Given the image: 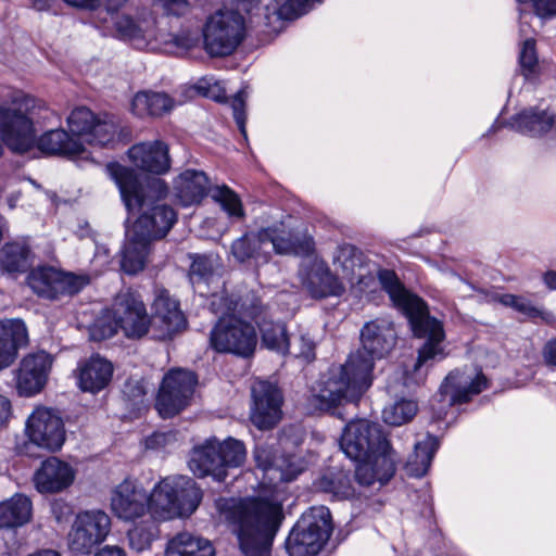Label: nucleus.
Listing matches in <instances>:
<instances>
[{
    "label": "nucleus",
    "instance_id": "62",
    "mask_svg": "<svg viewBox=\"0 0 556 556\" xmlns=\"http://www.w3.org/2000/svg\"><path fill=\"white\" fill-rule=\"evenodd\" d=\"M213 81V78H203L201 79L198 85L197 89L204 96H210V87L211 83Z\"/></svg>",
    "mask_w": 556,
    "mask_h": 556
},
{
    "label": "nucleus",
    "instance_id": "13",
    "mask_svg": "<svg viewBox=\"0 0 556 556\" xmlns=\"http://www.w3.org/2000/svg\"><path fill=\"white\" fill-rule=\"evenodd\" d=\"M67 127L83 143L104 147L117 132L118 122L113 115H97L86 106H77L66 118Z\"/></svg>",
    "mask_w": 556,
    "mask_h": 556
},
{
    "label": "nucleus",
    "instance_id": "26",
    "mask_svg": "<svg viewBox=\"0 0 556 556\" xmlns=\"http://www.w3.org/2000/svg\"><path fill=\"white\" fill-rule=\"evenodd\" d=\"M301 279L313 298L338 296L344 291L342 282L323 262L315 261L307 268L302 269Z\"/></svg>",
    "mask_w": 556,
    "mask_h": 556
},
{
    "label": "nucleus",
    "instance_id": "52",
    "mask_svg": "<svg viewBox=\"0 0 556 556\" xmlns=\"http://www.w3.org/2000/svg\"><path fill=\"white\" fill-rule=\"evenodd\" d=\"M245 98L247 92L244 90H240L236 93V96L232 98L231 101V108L233 111V117L235 121L241 130V132L245 136V114H244V106H245Z\"/></svg>",
    "mask_w": 556,
    "mask_h": 556
},
{
    "label": "nucleus",
    "instance_id": "47",
    "mask_svg": "<svg viewBox=\"0 0 556 556\" xmlns=\"http://www.w3.org/2000/svg\"><path fill=\"white\" fill-rule=\"evenodd\" d=\"M58 276L56 296L64 293H77L90 282V278L87 275H75L58 269Z\"/></svg>",
    "mask_w": 556,
    "mask_h": 556
},
{
    "label": "nucleus",
    "instance_id": "24",
    "mask_svg": "<svg viewBox=\"0 0 556 556\" xmlns=\"http://www.w3.org/2000/svg\"><path fill=\"white\" fill-rule=\"evenodd\" d=\"M254 459L257 467L264 471L269 483L292 481L304 470V465L299 457L294 455L275 457L270 450L260 445L254 451Z\"/></svg>",
    "mask_w": 556,
    "mask_h": 556
},
{
    "label": "nucleus",
    "instance_id": "8",
    "mask_svg": "<svg viewBox=\"0 0 556 556\" xmlns=\"http://www.w3.org/2000/svg\"><path fill=\"white\" fill-rule=\"evenodd\" d=\"M202 501L201 489L187 476L162 478L149 494L148 509L157 521L190 517Z\"/></svg>",
    "mask_w": 556,
    "mask_h": 556
},
{
    "label": "nucleus",
    "instance_id": "36",
    "mask_svg": "<svg viewBox=\"0 0 556 556\" xmlns=\"http://www.w3.org/2000/svg\"><path fill=\"white\" fill-rule=\"evenodd\" d=\"M164 556H215V549L208 540L180 532L168 540Z\"/></svg>",
    "mask_w": 556,
    "mask_h": 556
},
{
    "label": "nucleus",
    "instance_id": "7",
    "mask_svg": "<svg viewBox=\"0 0 556 556\" xmlns=\"http://www.w3.org/2000/svg\"><path fill=\"white\" fill-rule=\"evenodd\" d=\"M311 249V240L300 242L283 223H279L244 233L232 242L231 254L239 263L252 261L255 265H262L268 263L273 253L299 254Z\"/></svg>",
    "mask_w": 556,
    "mask_h": 556
},
{
    "label": "nucleus",
    "instance_id": "27",
    "mask_svg": "<svg viewBox=\"0 0 556 556\" xmlns=\"http://www.w3.org/2000/svg\"><path fill=\"white\" fill-rule=\"evenodd\" d=\"M131 163L146 172L164 174L169 168L168 149L162 141L141 142L128 151Z\"/></svg>",
    "mask_w": 556,
    "mask_h": 556
},
{
    "label": "nucleus",
    "instance_id": "41",
    "mask_svg": "<svg viewBox=\"0 0 556 556\" xmlns=\"http://www.w3.org/2000/svg\"><path fill=\"white\" fill-rule=\"evenodd\" d=\"M58 269L51 266H39L27 276L29 288L40 296L56 298Z\"/></svg>",
    "mask_w": 556,
    "mask_h": 556
},
{
    "label": "nucleus",
    "instance_id": "46",
    "mask_svg": "<svg viewBox=\"0 0 556 556\" xmlns=\"http://www.w3.org/2000/svg\"><path fill=\"white\" fill-rule=\"evenodd\" d=\"M315 341L308 332L299 330L296 334L289 339V351L292 355L298 358H303L307 362L315 358Z\"/></svg>",
    "mask_w": 556,
    "mask_h": 556
},
{
    "label": "nucleus",
    "instance_id": "21",
    "mask_svg": "<svg viewBox=\"0 0 556 556\" xmlns=\"http://www.w3.org/2000/svg\"><path fill=\"white\" fill-rule=\"evenodd\" d=\"M151 330L159 340L172 338L185 327L186 319L180 311L179 303L172 298L167 290H159L152 303Z\"/></svg>",
    "mask_w": 556,
    "mask_h": 556
},
{
    "label": "nucleus",
    "instance_id": "22",
    "mask_svg": "<svg viewBox=\"0 0 556 556\" xmlns=\"http://www.w3.org/2000/svg\"><path fill=\"white\" fill-rule=\"evenodd\" d=\"M112 21L118 37L129 40L135 47L143 49L153 42L166 45L167 39L161 34L153 15L149 14L138 20L125 14H113Z\"/></svg>",
    "mask_w": 556,
    "mask_h": 556
},
{
    "label": "nucleus",
    "instance_id": "10",
    "mask_svg": "<svg viewBox=\"0 0 556 556\" xmlns=\"http://www.w3.org/2000/svg\"><path fill=\"white\" fill-rule=\"evenodd\" d=\"M245 458L247 450L242 441L231 437L219 441L212 437L192 448L188 465L200 478L212 476L217 481H224L228 469L240 467Z\"/></svg>",
    "mask_w": 556,
    "mask_h": 556
},
{
    "label": "nucleus",
    "instance_id": "51",
    "mask_svg": "<svg viewBox=\"0 0 556 556\" xmlns=\"http://www.w3.org/2000/svg\"><path fill=\"white\" fill-rule=\"evenodd\" d=\"M161 34L165 36L167 42H173L177 48L182 50H190L199 42V37L192 31H182L179 35H170L161 29Z\"/></svg>",
    "mask_w": 556,
    "mask_h": 556
},
{
    "label": "nucleus",
    "instance_id": "48",
    "mask_svg": "<svg viewBox=\"0 0 556 556\" xmlns=\"http://www.w3.org/2000/svg\"><path fill=\"white\" fill-rule=\"evenodd\" d=\"M519 63L526 78H529L535 73L538 67V56L535 52V41L533 39H526L522 42Z\"/></svg>",
    "mask_w": 556,
    "mask_h": 556
},
{
    "label": "nucleus",
    "instance_id": "14",
    "mask_svg": "<svg viewBox=\"0 0 556 556\" xmlns=\"http://www.w3.org/2000/svg\"><path fill=\"white\" fill-rule=\"evenodd\" d=\"M485 388L486 378L481 372L453 370L440 386L439 393L431 401V406L441 418L447 408L470 401Z\"/></svg>",
    "mask_w": 556,
    "mask_h": 556
},
{
    "label": "nucleus",
    "instance_id": "34",
    "mask_svg": "<svg viewBox=\"0 0 556 556\" xmlns=\"http://www.w3.org/2000/svg\"><path fill=\"white\" fill-rule=\"evenodd\" d=\"M176 197L181 205L199 204L210 193L208 178L204 172L187 169L175 180Z\"/></svg>",
    "mask_w": 556,
    "mask_h": 556
},
{
    "label": "nucleus",
    "instance_id": "28",
    "mask_svg": "<svg viewBox=\"0 0 556 556\" xmlns=\"http://www.w3.org/2000/svg\"><path fill=\"white\" fill-rule=\"evenodd\" d=\"M28 343V332L21 319L0 320V370L10 367L21 348Z\"/></svg>",
    "mask_w": 556,
    "mask_h": 556
},
{
    "label": "nucleus",
    "instance_id": "50",
    "mask_svg": "<svg viewBox=\"0 0 556 556\" xmlns=\"http://www.w3.org/2000/svg\"><path fill=\"white\" fill-rule=\"evenodd\" d=\"M213 262L206 256H197L190 267V279L193 285L208 282L213 277Z\"/></svg>",
    "mask_w": 556,
    "mask_h": 556
},
{
    "label": "nucleus",
    "instance_id": "11",
    "mask_svg": "<svg viewBox=\"0 0 556 556\" xmlns=\"http://www.w3.org/2000/svg\"><path fill=\"white\" fill-rule=\"evenodd\" d=\"M247 21L237 8L224 5L210 14L202 27L203 49L211 56L231 54L243 41Z\"/></svg>",
    "mask_w": 556,
    "mask_h": 556
},
{
    "label": "nucleus",
    "instance_id": "15",
    "mask_svg": "<svg viewBox=\"0 0 556 556\" xmlns=\"http://www.w3.org/2000/svg\"><path fill=\"white\" fill-rule=\"evenodd\" d=\"M111 531V518L102 510H84L76 515L67 534L68 548L78 554H89L101 544Z\"/></svg>",
    "mask_w": 556,
    "mask_h": 556
},
{
    "label": "nucleus",
    "instance_id": "63",
    "mask_svg": "<svg viewBox=\"0 0 556 556\" xmlns=\"http://www.w3.org/2000/svg\"><path fill=\"white\" fill-rule=\"evenodd\" d=\"M33 7L38 11L47 10L51 7L54 0H29Z\"/></svg>",
    "mask_w": 556,
    "mask_h": 556
},
{
    "label": "nucleus",
    "instance_id": "42",
    "mask_svg": "<svg viewBox=\"0 0 556 556\" xmlns=\"http://www.w3.org/2000/svg\"><path fill=\"white\" fill-rule=\"evenodd\" d=\"M262 344L279 354L289 351V338L283 324L264 319L260 323Z\"/></svg>",
    "mask_w": 556,
    "mask_h": 556
},
{
    "label": "nucleus",
    "instance_id": "18",
    "mask_svg": "<svg viewBox=\"0 0 556 556\" xmlns=\"http://www.w3.org/2000/svg\"><path fill=\"white\" fill-rule=\"evenodd\" d=\"M253 404L251 421L261 430L274 428L282 417V394L279 388L266 380H255L251 387Z\"/></svg>",
    "mask_w": 556,
    "mask_h": 556
},
{
    "label": "nucleus",
    "instance_id": "54",
    "mask_svg": "<svg viewBox=\"0 0 556 556\" xmlns=\"http://www.w3.org/2000/svg\"><path fill=\"white\" fill-rule=\"evenodd\" d=\"M176 441L173 432H154L146 439V447L149 450H161L169 446Z\"/></svg>",
    "mask_w": 556,
    "mask_h": 556
},
{
    "label": "nucleus",
    "instance_id": "35",
    "mask_svg": "<svg viewBox=\"0 0 556 556\" xmlns=\"http://www.w3.org/2000/svg\"><path fill=\"white\" fill-rule=\"evenodd\" d=\"M33 517V503L25 494L16 493L0 502V529H14L28 523Z\"/></svg>",
    "mask_w": 556,
    "mask_h": 556
},
{
    "label": "nucleus",
    "instance_id": "53",
    "mask_svg": "<svg viewBox=\"0 0 556 556\" xmlns=\"http://www.w3.org/2000/svg\"><path fill=\"white\" fill-rule=\"evenodd\" d=\"M521 3L531 2L535 14L541 18L556 17V0H518Z\"/></svg>",
    "mask_w": 556,
    "mask_h": 556
},
{
    "label": "nucleus",
    "instance_id": "40",
    "mask_svg": "<svg viewBox=\"0 0 556 556\" xmlns=\"http://www.w3.org/2000/svg\"><path fill=\"white\" fill-rule=\"evenodd\" d=\"M159 535L157 520L152 517L138 522L136 520L127 532L130 548L138 553L149 549Z\"/></svg>",
    "mask_w": 556,
    "mask_h": 556
},
{
    "label": "nucleus",
    "instance_id": "32",
    "mask_svg": "<svg viewBox=\"0 0 556 556\" xmlns=\"http://www.w3.org/2000/svg\"><path fill=\"white\" fill-rule=\"evenodd\" d=\"M151 240L127 229L126 240L121 252V268L124 273L135 275L141 271L151 253Z\"/></svg>",
    "mask_w": 556,
    "mask_h": 556
},
{
    "label": "nucleus",
    "instance_id": "31",
    "mask_svg": "<svg viewBox=\"0 0 556 556\" xmlns=\"http://www.w3.org/2000/svg\"><path fill=\"white\" fill-rule=\"evenodd\" d=\"M556 124V113L546 109H525L510 119L511 127L529 137H542Z\"/></svg>",
    "mask_w": 556,
    "mask_h": 556
},
{
    "label": "nucleus",
    "instance_id": "20",
    "mask_svg": "<svg viewBox=\"0 0 556 556\" xmlns=\"http://www.w3.org/2000/svg\"><path fill=\"white\" fill-rule=\"evenodd\" d=\"M53 358L38 351L24 356L16 371V390L22 396H33L42 391L48 382Z\"/></svg>",
    "mask_w": 556,
    "mask_h": 556
},
{
    "label": "nucleus",
    "instance_id": "57",
    "mask_svg": "<svg viewBox=\"0 0 556 556\" xmlns=\"http://www.w3.org/2000/svg\"><path fill=\"white\" fill-rule=\"evenodd\" d=\"M543 356L548 365L556 367V340H551L545 344Z\"/></svg>",
    "mask_w": 556,
    "mask_h": 556
},
{
    "label": "nucleus",
    "instance_id": "6",
    "mask_svg": "<svg viewBox=\"0 0 556 556\" xmlns=\"http://www.w3.org/2000/svg\"><path fill=\"white\" fill-rule=\"evenodd\" d=\"M211 309L219 315V319L211 330L210 344L222 353H231L239 356H250L256 348V331L254 327L236 316L254 315L256 304L245 306V303L228 295H213Z\"/></svg>",
    "mask_w": 556,
    "mask_h": 556
},
{
    "label": "nucleus",
    "instance_id": "60",
    "mask_svg": "<svg viewBox=\"0 0 556 556\" xmlns=\"http://www.w3.org/2000/svg\"><path fill=\"white\" fill-rule=\"evenodd\" d=\"M94 556H126L124 549L118 546H105Z\"/></svg>",
    "mask_w": 556,
    "mask_h": 556
},
{
    "label": "nucleus",
    "instance_id": "1",
    "mask_svg": "<svg viewBox=\"0 0 556 556\" xmlns=\"http://www.w3.org/2000/svg\"><path fill=\"white\" fill-rule=\"evenodd\" d=\"M396 331L391 321L376 319L361 330L362 350L351 353L344 364L332 365L314 390L312 401L320 410L357 402L372 381L375 359L394 348Z\"/></svg>",
    "mask_w": 556,
    "mask_h": 556
},
{
    "label": "nucleus",
    "instance_id": "58",
    "mask_svg": "<svg viewBox=\"0 0 556 556\" xmlns=\"http://www.w3.org/2000/svg\"><path fill=\"white\" fill-rule=\"evenodd\" d=\"M63 1L73 8L87 9V10H94L100 4V0H63Z\"/></svg>",
    "mask_w": 556,
    "mask_h": 556
},
{
    "label": "nucleus",
    "instance_id": "19",
    "mask_svg": "<svg viewBox=\"0 0 556 556\" xmlns=\"http://www.w3.org/2000/svg\"><path fill=\"white\" fill-rule=\"evenodd\" d=\"M149 495L134 479L126 478L111 493V509L121 520L135 522L149 513Z\"/></svg>",
    "mask_w": 556,
    "mask_h": 556
},
{
    "label": "nucleus",
    "instance_id": "3",
    "mask_svg": "<svg viewBox=\"0 0 556 556\" xmlns=\"http://www.w3.org/2000/svg\"><path fill=\"white\" fill-rule=\"evenodd\" d=\"M340 447L351 459L358 462L355 478L362 485L387 483L395 472V453L380 425L366 419L349 422L342 433Z\"/></svg>",
    "mask_w": 556,
    "mask_h": 556
},
{
    "label": "nucleus",
    "instance_id": "33",
    "mask_svg": "<svg viewBox=\"0 0 556 556\" xmlns=\"http://www.w3.org/2000/svg\"><path fill=\"white\" fill-rule=\"evenodd\" d=\"M34 254L26 239L5 242L0 248V271L15 276L25 273L33 263Z\"/></svg>",
    "mask_w": 556,
    "mask_h": 556
},
{
    "label": "nucleus",
    "instance_id": "38",
    "mask_svg": "<svg viewBox=\"0 0 556 556\" xmlns=\"http://www.w3.org/2000/svg\"><path fill=\"white\" fill-rule=\"evenodd\" d=\"M439 447L435 437L426 435L414 445L413 453L408 456L405 469L412 477H422L430 468L434 454Z\"/></svg>",
    "mask_w": 556,
    "mask_h": 556
},
{
    "label": "nucleus",
    "instance_id": "23",
    "mask_svg": "<svg viewBox=\"0 0 556 556\" xmlns=\"http://www.w3.org/2000/svg\"><path fill=\"white\" fill-rule=\"evenodd\" d=\"M75 477L76 470L72 465L51 456L36 470L34 482L40 493H59L70 488Z\"/></svg>",
    "mask_w": 556,
    "mask_h": 556
},
{
    "label": "nucleus",
    "instance_id": "5",
    "mask_svg": "<svg viewBox=\"0 0 556 556\" xmlns=\"http://www.w3.org/2000/svg\"><path fill=\"white\" fill-rule=\"evenodd\" d=\"M378 278L394 306L407 317L414 336L426 340L418 350L414 372L417 374L428 362L443 359L446 356L443 345L445 339L443 324L429 315L426 303L410 293L401 283L394 271L379 270Z\"/></svg>",
    "mask_w": 556,
    "mask_h": 556
},
{
    "label": "nucleus",
    "instance_id": "44",
    "mask_svg": "<svg viewBox=\"0 0 556 556\" xmlns=\"http://www.w3.org/2000/svg\"><path fill=\"white\" fill-rule=\"evenodd\" d=\"M210 195L230 218L241 219L244 217L240 197L226 185L211 188Z\"/></svg>",
    "mask_w": 556,
    "mask_h": 556
},
{
    "label": "nucleus",
    "instance_id": "45",
    "mask_svg": "<svg viewBox=\"0 0 556 556\" xmlns=\"http://www.w3.org/2000/svg\"><path fill=\"white\" fill-rule=\"evenodd\" d=\"M318 488L325 492L333 494L338 498H349L354 496V489L351 480L345 473L337 476H325L318 482Z\"/></svg>",
    "mask_w": 556,
    "mask_h": 556
},
{
    "label": "nucleus",
    "instance_id": "2",
    "mask_svg": "<svg viewBox=\"0 0 556 556\" xmlns=\"http://www.w3.org/2000/svg\"><path fill=\"white\" fill-rule=\"evenodd\" d=\"M106 172L118 187L127 211L139 213L128 229L151 241L163 238L177 219L173 207L160 202L167 194L165 182L152 177L142 184L132 169L117 163L108 164Z\"/></svg>",
    "mask_w": 556,
    "mask_h": 556
},
{
    "label": "nucleus",
    "instance_id": "61",
    "mask_svg": "<svg viewBox=\"0 0 556 556\" xmlns=\"http://www.w3.org/2000/svg\"><path fill=\"white\" fill-rule=\"evenodd\" d=\"M544 283L549 290H556V271L548 270L543 276Z\"/></svg>",
    "mask_w": 556,
    "mask_h": 556
},
{
    "label": "nucleus",
    "instance_id": "16",
    "mask_svg": "<svg viewBox=\"0 0 556 556\" xmlns=\"http://www.w3.org/2000/svg\"><path fill=\"white\" fill-rule=\"evenodd\" d=\"M195 376L185 369H173L163 379L156 400V408L163 418L172 417L184 409L191 399Z\"/></svg>",
    "mask_w": 556,
    "mask_h": 556
},
{
    "label": "nucleus",
    "instance_id": "25",
    "mask_svg": "<svg viewBox=\"0 0 556 556\" xmlns=\"http://www.w3.org/2000/svg\"><path fill=\"white\" fill-rule=\"evenodd\" d=\"M34 99L42 104V108L36 111V116L33 124L34 129H36L35 124L38 122L41 112H47L48 108L41 100H38L36 98ZM35 136H37V130H35ZM36 143L42 152L49 154L73 156L78 155L84 151L83 142L79 139L70 136V134L64 129L49 130L41 135L39 139L35 137L34 144L27 151L31 150Z\"/></svg>",
    "mask_w": 556,
    "mask_h": 556
},
{
    "label": "nucleus",
    "instance_id": "29",
    "mask_svg": "<svg viewBox=\"0 0 556 556\" xmlns=\"http://www.w3.org/2000/svg\"><path fill=\"white\" fill-rule=\"evenodd\" d=\"M320 2L321 0H286L280 4L275 0L265 8L264 26L268 33H279L286 21L302 16Z\"/></svg>",
    "mask_w": 556,
    "mask_h": 556
},
{
    "label": "nucleus",
    "instance_id": "17",
    "mask_svg": "<svg viewBox=\"0 0 556 556\" xmlns=\"http://www.w3.org/2000/svg\"><path fill=\"white\" fill-rule=\"evenodd\" d=\"M29 441L49 452L59 451L65 442V428L60 415L52 408L38 406L26 421Z\"/></svg>",
    "mask_w": 556,
    "mask_h": 556
},
{
    "label": "nucleus",
    "instance_id": "4",
    "mask_svg": "<svg viewBox=\"0 0 556 556\" xmlns=\"http://www.w3.org/2000/svg\"><path fill=\"white\" fill-rule=\"evenodd\" d=\"M277 501L231 500L226 503V519L243 556H271L274 538L282 520Z\"/></svg>",
    "mask_w": 556,
    "mask_h": 556
},
{
    "label": "nucleus",
    "instance_id": "37",
    "mask_svg": "<svg viewBox=\"0 0 556 556\" xmlns=\"http://www.w3.org/2000/svg\"><path fill=\"white\" fill-rule=\"evenodd\" d=\"M175 106L174 100L166 93L140 91L131 100V112L138 117H159L169 113Z\"/></svg>",
    "mask_w": 556,
    "mask_h": 556
},
{
    "label": "nucleus",
    "instance_id": "55",
    "mask_svg": "<svg viewBox=\"0 0 556 556\" xmlns=\"http://www.w3.org/2000/svg\"><path fill=\"white\" fill-rule=\"evenodd\" d=\"M160 3L168 13L174 15H182L189 11L190 3L188 0H154Z\"/></svg>",
    "mask_w": 556,
    "mask_h": 556
},
{
    "label": "nucleus",
    "instance_id": "9",
    "mask_svg": "<svg viewBox=\"0 0 556 556\" xmlns=\"http://www.w3.org/2000/svg\"><path fill=\"white\" fill-rule=\"evenodd\" d=\"M121 329L129 339H140L151 329L150 317L140 296L129 290L119 292L108 314L90 328L92 340L113 337Z\"/></svg>",
    "mask_w": 556,
    "mask_h": 556
},
{
    "label": "nucleus",
    "instance_id": "12",
    "mask_svg": "<svg viewBox=\"0 0 556 556\" xmlns=\"http://www.w3.org/2000/svg\"><path fill=\"white\" fill-rule=\"evenodd\" d=\"M331 516L325 506L304 513L290 532L286 547L290 556H315L331 534Z\"/></svg>",
    "mask_w": 556,
    "mask_h": 556
},
{
    "label": "nucleus",
    "instance_id": "56",
    "mask_svg": "<svg viewBox=\"0 0 556 556\" xmlns=\"http://www.w3.org/2000/svg\"><path fill=\"white\" fill-rule=\"evenodd\" d=\"M12 415V405L10 400L0 394V430L3 429Z\"/></svg>",
    "mask_w": 556,
    "mask_h": 556
},
{
    "label": "nucleus",
    "instance_id": "39",
    "mask_svg": "<svg viewBox=\"0 0 556 556\" xmlns=\"http://www.w3.org/2000/svg\"><path fill=\"white\" fill-rule=\"evenodd\" d=\"M333 265L338 271L340 270L342 278L351 285L362 283L364 277L362 255L353 245L339 247L333 256Z\"/></svg>",
    "mask_w": 556,
    "mask_h": 556
},
{
    "label": "nucleus",
    "instance_id": "30",
    "mask_svg": "<svg viewBox=\"0 0 556 556\" xmlns=\"http://www.w3.org/2000/svg\"><path fill=\"white\" fill-rule=\"evenodd\" d=\"M113 376V365L100 355H92L78 367V386L85 392L103 390Z\"/></svg>",
    "mask_w": 556,
    "mask_h": 556
},
{
    "label": "nucleus",
    "instance_id": "59",
    "mask_svg": "<svg viewBox=\"0 0 556 556\" xmlns=\"http://www.w3.org/2000/svg\"><path fill=\"white\" fill-rule=\"evenodd\" d=\"M260 2L261 0H231V3L236 4L238 10L244 11L248 14H251L258 7Z\"/></svg>",
    "mask_w": 556,
    "mask_h": 556
},
{
    "label": "nucleus",
    "instance_id": "49",
    "mask_svg": "<svg viewBox=\"0 0 556 556\" xmlns=\"http://www.w3.org/2000/svg\"><path fill=\"white\" fill-rule=\"evenodd\" d=\"M500 302L505 306L513 307L528 317H539L543 314L539 307L534 306L530 300L523 296L503 294L500 296Z\"/></svg>",
    "mask_w": 556,
    "mask_h": 556
},
{
    "label": "nucleus",
    "instance_id": "43",
    "mask_svg": "<svg viewBox=\"0 0 556 556\" xmlns=\"http://www.w3.org/2000/svg\"><path fill=\"white\" fill-rule=\"evenodd\" d=\"M418 412V404L410 399H399L388 404L382 410V419L391 426L409 422Z\"/></svg>",
    "mask_w": 556,
    "mask_h": 556
},
{
    "label": "nucleus",
    "instance_id": "64",
    "mask_svg": "<svg viewBox=\"0 0 556 556\" xmlns=\"http://www.w3.org/2000/svg\"><path fill=\"white\" fill-rule=\"evenodd\" d=\"M28 556H62V555L54 549H40V551L35 552Z\"/></svg>",
    "mask_w": 556,
    "mask_h": 556
}]
</instances>
